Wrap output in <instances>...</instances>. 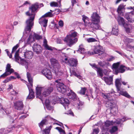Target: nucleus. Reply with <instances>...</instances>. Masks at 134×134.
Listing matches in <instances>:
<instances>
[{
	"mask_svg": "<svg viewBox=\"0 0 134 134\" xmlns=\"http://www.w3.org/2000/svg\"><path fill=\"white\" fill-rule=\"evenodd\" d=\"M82 20L85 24H87L89 21V19L88 17L84 15H82Z\"/></svg>",
	"mask_w": 134,
	"mask_h": 134,
	"instance_id": "nucleus-37",
	"label": "nucleus"
},
{
	"mask_svg": "<svg viewBox=\"0 0 134 134\" xmlns=\"http://www.w3.org/2000/svg\"><path fill=\"white\" fill-rule=\"evenodd\" d=\"M86 88L85 87L81 88L80 91L79 93L82 95H84L85 94Z\"/></svg>",
	"mask_w": 134,
	"mask_h": 134,
	"instance_id": "nucleus-43",
	"label": "nucleus"
},
{
	"mask_svg": "<svg viewBox=\"0 0 134 134\" xmlns=\"http://www.w3.org/2000/svg\"><path fill=\"white\" fill-rule=\"evenodd\" d=\"M50 5L51 7H56L58 6V4L57 3L53 2L50 3Z\"/></svg>",
	"mask_w": 134,
	"mask_h": 134,
	"instance_id": "nucleus-49",
	"label": "nucleus"
},
{
	"mask_svg": "<svg viewBox=\"0 0 134 134\" xmlns=\"http://www.w3.org/2000/svg\"><path fill=\"white\" fill-rule=\"evenodd\" d=\"M52 127V126H50L48 128H46L44 129L43 130V131L44 132L45 134H49V131Z\"/></svg>",
	"mask_w": 134,
	"mask_h": 134,
	"instance_id": "nucleus-38",
	"label": "nucleus"
},
{
	"mask_svg": "<svg viewBox=\"0 0 134 134\" xmlns=\"http://www.w3.org/2000/svg\"><path fill=\"white\" fill-rule=\"evenodd\" d=\"M67 95L72 99L74 100L76 99V94L71 90H70V92L68 93Z\"/></svg>",
	"mask_w": 134,
	"mask_h": 134,
	"instance_id": "nucleus-23",
	"label": "nucleus"
},
{
	"mask_svg": "<svg viewBox=\"0 0 134 134\" xmlns=\"http://www.w3.org/2000/svg\"><path fill=\"white\" fill-rule=\"evenodd\" d=\"M50 61L52 65H53L54 68H56L57 69H59L60 66L58 63V61L55 58H52L50 59Z\"/></svg>",
	"mask_w": 134,
	"mask_h": 134,
	"instance_id": "nucleus-15",
	"label": "nucleus"
},
{
	"mask_svg": "<svg viewBox=\"0 0 134 134\" xmlns=\"http://www.w3.org/2000/svg\"><path fill=\"white\" fill-rule=\"evenodd\" d=\"M5 51L7 52L8 55L9 57L10 58H12V54L13 53H10L9 51H8V49H6L5 50Z\"/></svg>",
	"mask_w": 134,
	"mask_h": 134,
	"instance_id": "nucleus-56",
	"label": "nucleus"
},
{
	"mask_svg": "<svg viewBox=\"0 0 134 134\" xmlns=\"http://www.w3.org/2000/svg\"><path fill=\"white\" fill-rule=\"evenodd\" d=\"M32 48L34 51L37 54L41 53L42 52V49L41 46L37 43L34 44Z\"/></svg>",
	"mask_w": 134,
	"mask_h": 134,
	"instance_id": "nucleus-10",
	"label": "nucleus"
},
{
	"mask_svg": "<svg viewBox=\"0 0 134 134\" xmlns=\"http://www.w3.org/2000/svg\"><path fill=\"white\" fill-rule=\"evenodd\" d=\"M118 130V128L116 126H114L112 127L111 129L110 130L109 132L111 133H113L117 131Z\"/></svg>",
	"mask_w": 134,
	"mask_h": 134,
	"instance_id": "nucleus-39",
	"label": "nucleus"
},
{
	"mask_svg": "<svg viewBox=\"0 0 134 134\" xmlns=\"http://www.w3.org/2000/svg\"><path fill=\"white\" fill-rule=\"evenodd\" d=\"M104 53V50L103 49L102 47L100 45L97 46L95 47L93 49V52L88 51L87 53L88 54L91 55L94 54H97L99 55H100Z\"/></svg>",
	"mask_w": 134,
	"mask_h": 134,
	"instance_id": "nucleus-7",
	"label": "nucleus"
},
{
	"mask_svg": "<svg viewBox=\"0 0 134 134\" xmlns=\"http://www.w3.org/2000/svg\"><path fill=\"white\" fill-rule=\"evenodd\" d=\"M44 48L48 50L52 51L53 50V49L52 47H51L49 46L48 45H47V46H46L44 47Z\"/></svg>",
	"mask_w": 134,
	"mask_h": 134,
	"instance_id": "nucleus-60",
	"label": "nucleus"
},
{
	"mask_svg": "<svg viewBox=\"0 0 134 134\" xmlns=\"http://www.w3.org/2000/svg\"><path fill=\"white\" fill-rule=\"evenodd\" d=\"M33 36L34 38L38 40L42 39V36L40 35L35 33H34Z\"/></svg>",
	"mask_w": 134,
	"mask_h": 134,
	"instance_id": "nucleus-35",
	"label": "nucleus"
},
{
	"mask_svg": "<svg viewBox=\"0 0 134 134\" xmlns=\"http://www.w3.org/2000/svg\"><path fill=\"white\" fill-rule=\"evenodd\" d=\"M102 130L103 132H105L108 130V128L105 126H103L102 127Z\"/></svg>",
	"mask_w": 134,
	"mask_h": 134,
	"instance_id": "nucleus-46",
	"label": "nucleus"
},
{
	"mask_svg": "<svg viewBox=\"0 0 134 134\" xmlns=\"http://www.w3.org/2000/svg\"><path fill=\"white\" fill-rule=\"evenodd\" d=\"M76 51L78 53L83 54L85 53V49L83 48L82 45H80L79 46L78 49Z\"/></svg>",
	"mask_w": 134,
	"mask_h": 134,
	"instance_id": "nucleus-30",
	"label": "nucleus"
},
{
	"mask_svg": "<svg viewBox=\"0 0 134 134\" xmlns=\"http://www.w3.org/2000/svg\"><path fill=\"white\" fill-rule=\"evenodd\" d=\"M100 17L96 12L93 13L91 16V20L92 22H99Z\"/></svg>",
	"mask_w": 134,
	"mask_h": 134,
	"instance_id": "nucleus-13",
	"label": "nucleus"
},
{
	"mask_svg": "<svg viewBox=\"0 0 134 134\" xmlns=\"http://www.w3.org/2000/svg\"><path fill=\"white\" fill-rule=\"evenodd\" d=\"M50 102L49 99H46V100L45 103L46 106L50 104Z\"/></svg>",
	"mask_w": 134,
	"mask_h": 134,
	"instance_id": "nucleus-64",
	"label": "nucleus"
},
{
	"mask_svg": "<svg viewBox=\"0 0 134 134\" xmlns=\"http://www.w3.org/2000/svg\"><path fill=\"white\" fill-rule=\"evenodd\" d=\"M132 14V13L130 12L129 13H122V14H123L122 15L124 16V18L127 20L129 22L133 23L134 21V20L131 18V16L130 15L131 14Z\"/></svg>",
	"mask_w": 134,
	"mask_h": 134,
	"instance_id": "nucleus-17",
	"label": "nucleus"
},
{
	"mask_svg": "<svg viewBox=\"0 0 134 134\" xmlns=\"http://www.w3.org/2000/svg\"><path fill=\"white\" fill-rule=\"evenodd\" d=\"M117 20L119 24L122 26H125L126 25H127V24L126 23L125 20L122 17L120 16H119Z\"/></svg>",
	"mask_w": 134,
	"mask_h": 134,
	"instance_id": "nucleus-19",
	"label": "nucleus"
},
{
	"mask_svg": "<svg viewBox=\"0 0 134 134\" xmlns=\"http://www.w3.org/2000/svg\"><path fill=\"white\" fill-rule=\"evenodd\" d=\"M50 12H48L46 13L45 14H44L42 16H41L42 18H44V17H53L54 15L52 13L54 11H53L51 10H50Z\"/></svg>",
	"mask_w": 134,
	"mask_h": 134,
	"instance_id": "nucleus-24",
	"label": "nucleus"
},
{
	"mask_svg": "<svg viewBox=\"0 0 134 134\" xmlns=\"http://www.w3.org/2000/svg\"><path fill=\"white\" fill-rule=\"evenodd\" d=\"M125 5H124V4L121 3L119 6L117 10V12L118 13H120L121 14L122 13H123V11H124L125 9Z\"/></svg>",
	"mask_w": 134,
	"mask_h": 134,
	"instance_id": "nucleus-22",
	"label": "nucleus"
},
{
	"mask_svg": "<svg viewBox=\"0 0 134 134\" xmlns=\"http://www.w3.org/2000/svg\"><path fill=\"white\" fill-rule=\"evenodd\" d=\"M41 73L48 80H51L52 77V75L51 70L49 69H44L41 71Z\"/></svg>",
	"mask_w": 134,
	"mask_h": 134,
	"instance_id": "nucleus-9",
	"label": "nucleus"
},
{
	"mask_svg": "<svg viewBox=\"0 0 134 134\" xmlns=\"http://www.w3.org/2000/svg\"><path fill=\"white\" fill-rule=\"evenodd\" d=\"M125 29V31L126 33L129 34L131 32V30L130 28L128 27V25H126L125 26H124Z\"/></svg>",
	"mask_w": 134,
	"mask_h": 134,
	"instance_id": "nucleus-40",
	"label": "nucleus"
},
{
	"mask_svg": "<svg viewBox=\"0 0 134 134\" xmlns=\"http://www.w3.org/2000/svg\"><path fill=\"white\" fill-rule=\"evenodd\" d=\"M55 73L56 75L58 76H59L63 74V73L61 71H59V70L58 71H55Z\"/></svg>",
	"mask_w": 134,
	"mask_h": 134,
	"instance_id": "nucleus-50",
	"label": "nucleus"
},
{
	"mask_svg": "<svg viewBox=\"0 0 134 134\" xmlns=\"http://www.w3.org/2000/svg\"><path fill=\"white\" fill-rule=\"evenodd\" d=\"M105 126L107 127H108L112 124L111 122L109 120H107L105 123Z\"/></svg>",
	"mask_w": 134,
	"mask_h": 134,
	"instance_id": "nucleus-47",
	"label": "nucleus"
},
{
	"mask_svg": "<svg viewBox=\"0 0 134 134\" xmlns=\"http://www.w3.org/2000/svg\"><path fill=\"white\" fill-rule=\"evenodd\" d=\"M43 43V46L44 47L47 46L48 44H47V41L46 39H45L44 40Z\"/></svg>",
	"mask_w": 134,
	"mask_h": 134,
	"instance_id": "nucleus-61",
	"label": "nucleus"
},
{
	"mask_svg": "<svg viewBox=\"0 0 134 134\" xmlns=\"http://www.w3.org/2000/svg\"><path fill=\"white\" fill-rule=\"evenodd\" d=\"M119 65V62L116 63H114L113 64L112 66L113 68L114 69V74H115L116 72V70H117L118 69Z\"/></svg>",
	"mask_w": 134,
	"mask_h": 134,
	"instance_id": "nucleus-33",
	"label": "nucleus"
},
{
	"mask_svg": "<svg viewBox=\"0 0 134 134\" xmlns=\"http://www.w3.org/2000/svg\"><path fill=\"white\" fill-rule=\"evenodd\" d=\"M115 59V58L113 57H111V58L107 59V60L109 62H110L113 60Z\"/></svg>",
	"mask_w": 134,
	"mask_h": 134,
	"instance_id": "nucleus-62",
	"label": "nucleus"
},
{
	"mask_svg": "<svg viewBox=\"0 0 134 134\" xmlns=\"http://www.w3.org/2000/svg\"><path fill=\"white\" fill-rule=\"evenodd\" d=\"M59 26L63 27L64 25L63 22L62 20H60L58 23Z\"/></svg>",
	"mask_w": 134,
	"mask_h": 134,
	"instance_id": "nucleus-63",
	"label": "nucleus"
},
{
	"mask_svg": "<svg viewBox=\"0 0 134 134\" xmlns=\"http://www.w3.org/2000/svg\"><path fill=\"white\" fill-rule=\"evenodd\" d=\"M53 11H54L53 12H54V13H53V14L54 15V14L58 15L61 12V11L59 9H55Z\"/></svg>",
	"mask_w": 134,
	"mask_h": 134,
	"instance_id": "nucleus-51",
	"label": "nucleus"
},
{
	"mask_svg": "<svg viewBox=\"0 0 134 134\" xmlns=\"http://www.w3.org/2000/svg\"><path fill=\"white\" fill-rule=\"evenodd\" d=\"M41 17L40 18V20L39 21V23L41 24V26H43V27H46L47 26V24L48 22V20L46 19H45L44 18L42 21Z\"/></svg>",
	"mask_w": 134,
	"mask_h": 134,
	"instance_id": "nucleus-26",
	"label": "nucleus"
},
{
	"mask_svg": "<svg viewBox=\"0 0 134 134\" xmlns=\"http://www.w3.org/2000/svg\"><path fill=\"white\" fill-rule=\"evenodd\" d=\"M126 67L125 66L121 65L119 68H118L117 70H116V72L114 74H115L117 75L118 73H123L124 72L126 69H128L129 68H128Z\"/></svg>",
	"mask_w": 134,
	"mask_h": 134,
	"instance_id": "nucleus-16",
	"label": "nucleus"
},
{
	"mask_svg": "<svg viewBox=\"0 0 134 134\" xmlns=\"http://www.w3.org/2000/svg\"><path fill=\"white\" fill-rule=\"evenodd\" d=\"M27 77L29 83V85H27L29 91V94L27 97V99H33L35 97L34 92L32 88L33 87V79L31 76V75L29 72H27Z\"/></svg>",
	"mask_w": 134,
	"mask_h": 134,
	"instance_id": "nucleus-4",
	"label": "nucleus"
},
{
	"mask_svg": "<svg viewBox=\"0 0 134 134\" xmlns=\"http://www.w3.org/2000/svg\"><path fill=\"white\" fill-rule=\"evenodd\" d=\"M98 65L102 67H104L107 64L106 62L104 61H100L98 63Z\"/></svg>",
	"mask_w": 134,
	"mask_h": 134,
	"instance_id": "nucleus-45",
	"label": "nucleus"
},
{
	"mask_svg": "<svg viewBox=\"0 0 134 134\" xmlns=\"http://www.w3.org/2000/svg\"><path fill=\"white\" fill-rule=\"evenodd\" d=\"M68 65L71 67H76L78 64V61L77 59L71 58L68 61Z\"/></svg>",
	"mask_w": 134,
	"mask_h": 134,
	"instance_id": "nucleus-12",
	"label": "nucleus"
},
{
	"mask_svg": "<svg viewBox=\"0 0 134 134\" xmlns=\"http://www.w3.org/2000/svg\"><path fill=\"white\" fill-rule=\"evenodd\" d=\"M14 106L16 109L19 110H23L24 105L21 101H18L14 103Z\"/></svg>",
	"mask_w": 134,
	"mask_h": 134,
	"instance_id": "nucleus-11",
	"label": "nucleus"
},
{
	"mask_svg": "<svg viewBox=\"0 0 134 134\" xmlns=\"http://www.w3.org/2000/svg\"><path fill=\"white\" fill-rule=\"evenodd\" d=\"M90 65L94 69H97L98 67V66L96 65L95 63L92 64L91 63H89Z\"/></svg>",
	"mask_w": 134,
	"mask_h": 134,
	"instance_id": "nucleus-52",
	"label": "nucleus"
},
{
	"mask_svg": "<svg viewBox=\"0 0 134 134\" xmlns=\"http://www.w3.org/2000/svg\"><path fill=\"white\" fill-rule=\"evenodd\" d=\"M55 84L57 89L58 92L63 93L66 92V87L63 83L62 80L61 79H58L55 80Z\"/></svg>",
	"mask_w": 134,
	"mask_h": 134,
	"instance_id": "nucleus-6",
	"label": "nucleus"
},
{
	"mask_svg": "<svg viewBox=\"0 0 134 134\" xmlns=\"http://www.w3.org/2000/svg\"><path fill=\"white\" fill-rule=\"evenodd\" d=\"M104 80L106 84L110 85L113 84V78L112 77H104Z\"/></svg>",
	"mask_w": 134,
	"mask_h": 134,
	"instance_id": "nucleus-21",
	"label": "nucleus"
},
{
	"mask_svg": "<svg viewBox=\"0 0 134 134\" xmlns=\"http://www.w3.org/2000/svg\"><path fill=\"white\" fill-rule=\"evenodd\" d=\"M99 23L92 22L90 24V27L92 28L94 30L99 29L102 30V31H104L102 29L100 25L98 24Z\"/></svg>",
	"mask_w": 134,
	"mask_h": 134,
	"instance_id": "nucleus-14",
	"label": "nucleus"
},
{
	"mask_svg": "<svg viewBox=\"0 0 134 134\" xmlns=\"http://www.w3.org/2000/svg\"><path fill=\"white\" fill-rule=\"evenodd\" d=\"M77 33L74 32L66 36L64 39V41L67 43L69 46H71L76 43L78 39L76 37Z\"/></svg>",
	"mask_w": 134,
	"mask_h": 134,
	"instance_id": "nucleus-5",
	"label": "nucleus"
},
{
	"mask_svg": "<svg viewBox=\"0 0 134 134\" xmlns=\"http://www.w3.org/2000/svg\"><path fill=\"white\" fill-rule=\"evenodd\" d=\"M1 109L4 110L6 114L7 115L11 113V111L8 109H5V108L3 107H2Z\"/></svg>",
	"mask_w": 134,
	"mask_h": 134,
	"instance_id": "nucleus-44",
	"label": "nucleus"
},
{
	"mask_svg": "<svg viewBox=\"0 0 134 134\" xmlns=\"http://www.w3.org/2000/svg\"><path fill=\"white\" fill-rule=\"evenodd\" d=\"M107 101L105 104V106L107 107H110V108L112 107V105L113 104V101L111 100L110 99H109Z\"/></svg>",
	"mask_w": 134,
	"mask_h": 134,
	"instance_id": "nucleus-32",
	"label": "nucleus"
},
{
	"mask_svg": "<svg viewBox=\"0 0 134 134\" xmlns=\"http://www.w3.org/2000/svg\"><path fill=\"white\" fill-rule=\"evenodd\" d=\"M14 57L15 61L20 63L22 65H25V67L26 69L28 68L29 65L28 62L25 60L21 58L19 55L15 54Z\"/></svg>",
	"mask_w": 134,
	"mask_h": 134,
	"instance_id": "nucleus-8",
	"label": "nucleus"
},
{
	"mask_svg": "<svg viewBox=\"0 0 134 134\" xmlns=\"http://www.w3.org/2000/svg\"><path fill=\"white\" fill-rule=\"evenodd\" d=\"M32 35H30L29 37L27 38V43L29 44L31 43V39L32 38Z\"/></svg>",
	"mask_w": 134,
	"mask_h": 134,
	"instance_id": "nucleus-55",
	"label": "nucleus"
},
{
	"mask_svg": "<svg viewBox=\"0 0 134 134\" xmlns=\"http://www.w3.org/2000/svg\"><path fill=\"white\" fill-rule=\"evenodd\" d=\"M70 74H71L70 75V76H72V75H74L75 76L77 77V78H79V79H81V78H82V76L80 75H78L77 74H76V72H75L74 71V70H72L71 71V69H70Z\"/></svg>",
	"mask_w": 134,
	"mask_h": 134,
	"instance_id": "nucleus-29",
	"label": "nucleus"
},
{
	"mask_svg": "<svg viewBox=\"0 0 134 134\" xmlns=\"http://www.w3.org/2000/svg\"><path fill=\"white\" fill-rule=\"evenodd\" d=\"M97 69V72L98 75L101 77L103 76V71L102 69L98 67Z\"/></svg>",
	"mask_w": 134,
	"mask_h": 134,
	"instance_id": "nucleus-36",
	"label": "nucleus"
},
{
	"mask_svg": "<svg viewBox=\"0 0 134 134\" xmlns=\"http://www.w3.org/2000/svg\"><path fill=\"white\" fill-rule=\"evenodd\" d=\"M118 28L117 26H115V27H113L111 31V33L112 34L117 35L118 34Z\"/></svg>",
	"mask_w": 134,
	"mask_h": 134,
	"instance_id": "nucleus-31",
	"label": "nucleus"
},
{
	"mask_svg": "<svg viewBox=\"0 0 134 134\" xmlns=\"http://www.w3.org/2000/svg\"><path fill=\"white\" fill-rule=\"evenodd\" d=\"M115 93V92L114 91H113L107 93V94H104L103 97L105 99L110 98L111 97L113 96Z\"/></svg>",
	"mask_w": 134,
	"mask_h": 134,
	"instance_id": "nucleus-28",
	"label": "nucleus"
},
{
	"mask_svg": "<svg viewBox=\"0 0 134 134\" xmlns=\"http://www.w3.org/2000/svg\"><path fill=\"white\" fill-rule=\"evenodd\" d=\"M86 41L89 43L97 41V40L95 38H87Z\"/></svg>",
	"mask_w": 134,
	"mask_h": 134,
	"instance_id": "nucleus-41",
	"label": "nucleus"
},
{
	"mask_svg": "<svg viewBox=\"0 0 134 134\" xmlns=\"http://www.w3.org/2000/svg\"><path fill=\"white\" fill-rule=\"evenodd\" d=\"M11 66L10 64H8L6 67L5 71L6 72H9V74H10L14 71V70L12 68H11Z\"/></svg>",
	"mask_w": 134,
	"mask_h": 134,
	"instance_id": "nucleus-25",
	"label": "nucleus"
},
{
	"mask_svg": "<svg viewBox=\"0 0 134 134\" xmlns=\"http://www.w3.org/2000/svg\"><path fill=\"white\" fill-rule=\"evenodd\" d=\"M24 125L23 124L22 125H18L16 126V127H15V125H13V126H12L10 127H9L8 128L9 129H12L13 128H15L16 127L19 128L21 126H24Z\"/></svg>",
	"mask_w": 134,
	"mask_h": 134,
	"instance_id": "nucleus-57",
	"label": "nucleus"
},
{
	"mask_svg": "<svg viewBox=\"0 0 134 134\" xmlns=\"http://www.w3.org/2000/svg\"><path fill=\"white\" fill-rule=\"evenodd\" d=\"M99 132V129H93V134H97Z\"/></svg>",
	"mask_w": 134,
	"mask_h": 134,
	"instance_id": "nucleus-59",
	"label": "nucleus"
},
{
	"mask_svg": "<svg viewBox=\"0 0 134 134\" xmlns=\"http://www.w3.org/2000/svg\"><path fill=\"white\" fill-rule=\"evenodd\" d=\"M19 46V45L18 44H17L16 45L14 46L12 48V53H13L15 51V50L17 49Z\"/></svg>",
	"mask_w": 134,
	"mask_h": 134,
	"instance_id": "nucleus-48",
	"label": "nucleus"
},
{
	"mask_svg": "<svg viewBox=\"0 0 134 134\" xmlns=\"http://www.w3.org/2000/svg\"><path fill=\"white\" fill-rule=\"evenodd\" d=\"M33 53L31 51L26 50V52L24 53V55L25 58L29 59L32 58L33 56Z\"/></svg>",
	"mask_w": 134,
	"mask_h": 134,
	"instance_id": "nucleus-18",
	"label": "nucleus"
},
{
	"mask_svg": "<svg viewBox=\"0 0 134 134\" xmlns=\"http://www.w3.org/2000/svg\"><path fill=\"white\" fill-rule=\"evenodd\" d=\"M7 72H6L5 71L4 73L2 75L0 76V77L4 78L10 74H9L7 73Z\"/></svg>",
	"mask_w": 134,
	"mask_h": 134,
	"instance_id": "nucleus-53",
	"label": "nucleus"
},
{
	"mask_svg": "<svg viewBox=\"0 0 134 134\" xmlns=\"http://www.w3.org/2000/svg\"><path fill=\"white\" fill-rule=\"evenodd\" d=\"M8 118L9 119L10 122H12V123H13L14 120L13 119V118L10 115H8Z\"/></svg>",
	"mask_w": 134,
	"mask_h": 134,
	"instance_id": "nucleus-54",
	"label": "nucleus"
},
{
	"mask_svg": "<svg viewBox=\"0 0 134 134\" xmlns=\"http://www.w3.org/2000/svg\"><path fill=\"white\" fill-rule=\"evenodd\" d=\"M59 101L64 106H68L69 103V100L68 99L63 98H60Z\"/></svg>",
	"mask_w": 134,
	"mask_h": 134,
	"instance_id": "nucleus-20",
	"label": "nucleus"
},
{
	"mask_svg": "<svg viewBox=\"0 0 134 134\" xmlns=\"http://www.w3.org/2000/svg\"><path fill=\"white\" fill-rule=\"evenodd\" d=\"M124 40L125 43L126 44H129L132 42L133 41L132 39L127 38L126 36L124 37Z\"/></svg>",
	"mask_w": 134,
	"mask_h": 134,
	"instance_id": "nucleus-34",
	"label": "nucleus"
},
{
	"mask_svg": "<svg viewBox=\"0 0 134 134\" xmlns=\"http://www.w3.org/2000/svg\"><path fill=\"white\" fill-rule=\"evenodd\" d=\"M48 121V120L46 119H44L42 120L41 122L38 124L41 130H42V128L44 125L46 124V123Z\"/></svg>",
	"mask_w": 134,
	"mask_h": 134,
	"instance_id": "nucleus-27",
	"label": "nucleus"
},
{
	"mask_svg": "<svg viewBox=\"0 0 134 134\" xmlns=\"http://www.w3.org/2000/svg\"><path fill=\"white\" fill-rule=\"evenodd\" d=\"M54 90V85L51 84L49 86L45 88H43L42 96H41L42 88L36 87V88L37 98L40 99L42 101H43V97H46L49 95L53 92Z\"/></svg>",
	"mask_w": 134,
	"mask_h": 134,
	"instance_id": "nucleus-2",
	"label": "nucleus"
},
{
	"mask_svg": "<svg viewBox=\"0 0 134 134\" xmlns=\"http://www.w3.org/2000/svg\"><path fill=\"white\" fill-rule=\"evenodd\" d=\"M47 109L50 110H52L53 109V107L50 105V104L49 105H47L46 106Z\"/></svg>",
	"mask_w": 134,
	"mask_h": 134,
	"instance_id": "nucleus-58",
	"label": "nucleus"
},
{
	"mask_svg": "<svg viewBox=\"0 0 134 134\" xmlns=\"http://www.w3.org/2000/svg\"><path fill=\"white\" fill-rule=\"evenodd\" d=\"M121 82L124 85H126L127 83V82H125L124 81H121V78L120 79H116L115 81V84L117 90L118 92L120 94L125 96V97L130 98V96L129 94L126 91H124L125 89L122 86Z\"/></svg>",
	"mask_w": 134,
	"mask_h": 134,
	"instance_id": "nucleus-3",
	"label": "nucleus"
},
{
	"mask_svg": "<svg viewBox=\"0 0 134 134\" xmlns=\"http://www.w3.org/2000/svg\"><path fill=\"white\" fill-rule=\"evenodd\" d=\"M90 95H88L87 94H86L85 95V97H87V98L90 101V98L91 97L93 99H94V98L93 96V95L92 94V92L91 90H90Z\"/></svg>",
	"mask_w": 134,
	"mask_h": 134,
	"instance_id": "nucleus-42",
	"label": "nucleus"
},
{
	"mask_svg": "<svg viewBox=\"0 0 134 134\" xmlns=\"http://www.w3.org/2000/svg\"><path fill=\"white\" fill-rule=\"evenodd\" d=\"M39 8L38 4L36 3L32 4L29 8V10L26 13V15L30 16L29 19L26 21V25L25 29L26 32L29 31L30 32L31 31V28L34 25V20L35 19V13L38 8Z\"/></svg>",
	"mask_w": 134,
	"mask_h": 134,
	"instance_id": "nucleus-1",
	"label": "nucleus"
}]
</instances>
